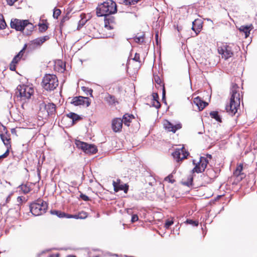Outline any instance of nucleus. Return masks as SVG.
<instances>
[{
  "label": "nucleus",
  "instance_id": "53",
  "mask_svg": "<svg viewBox=\"0 0 257 257\" xmlns=\"http://www.w3.org/2000/svg\"><path fill=\"white\" fill-rule=\"evenodd\" d=\"M120 184H118V185H117V188H116V190H114V191H115V192H118V187H119V186H120Z\"/></svg>",
  "mask_w": 257,
  "mask_h": 257
},
{
  "label": "nucleus",
  "instance_id": "57",
  "mask_svg": "<svg viewBox=\"0 0 257 257\" xmlns=\"http://www.w3.org/2000/svg\"><path fill=\"white\" fill-rule=\"evenodd\" d=\"M208 157H209L210 158H211V156L210 155H208Z\"/></svg>",
  "mask_w": 257,
  "mask_h": 257
},
{
  "label": "nucleus",
  "instance_id": "20",
  "mask_svg": "<svg viewBox=\"0 0 257 257\" xmlns=\"http://www.w3.org/2000/svg\"><path fill=\"white\" fill-rule=\"evenodd\" d=\"M133 118H134V117L133 115L126 113L123 116V118L121 119L122 120V122L124 125L129 126L131 120Z\"/></svg>",
  "mask_w": 257,
  "mask_h": 257
},
{
  "label": "nucleus",
  "instance_id": "48",
  "mask_svg": "<svg viewBox=\"0 0 257 257\" xmlns=\"http://www.w3.org/2000/svg\"><path fill=\"white\" fill-rule=\"evenodd\" d=\"M153 99H157V100H158L159 96H158L157 93H153Z\"/></svg>",
  "mask_w": 257,
  "mask_h": 257
},
{
  "label": "nucleus",
  "instance_id": "4",
  "mask_svg": "<svg viewBox=\"0 0 257 257\" xmlns=\"http://www.w3.org/2000/svg\"><path fill=\"white\" fill-rule=\"evenodd\" d=\"M58 80L55 75L47 74L44 76L42 86L47 91H52L58 86Z\"/></svg>",
  "mask_w": 257,
  "mask_h": 257
},
{
  "label": "nucleus",
  "instance_id": "40",
  "mask_svg": "<svg viewBox=\"0 0 257 257\" xmlns=\"http://www.w3.org/2000/svg\"><path fill=\"white\" fill-rule=\"evenodd\" d=\"M173 224V221L172 220H167L166 221L165 227L166 228H169V227Z\"/></svg>",
  "mask_w": 257,
  "mask_h": 257
},
{
  "label": "nucleus",
  "instance_id": "60",
  "mask_svg": "<svg viewBox=\"0 0 257 257\" xmlns=\"http://www.w3.org/2000/svg\"><path fill=\"white\" fill-rule=\"evenodd\" d=\"M95 257H98V256H95Z\"/></svg>",
  "mask_w": 257,
  "mask_h": 257
},
{
  "label": "nucleus",
  "instance_id": "8",
  "mask_svg": "<svg viewBox=\"0 0 257 257\" xmlns=\"http://www.w3.org/2000/svg\"><path fill=\"white\" fill-rule=\"evenodd\" d=\"M49 37L45 36L39 38H37L31 41L29 44V49L30 50H34L40 48L42 44L49 40Z\"/></svg>",
  "mask_w": 257,
  "mask_h": 257
},
{
  "label": "nucleus",
  "instance_id": "46",
  "mask_svg": "<svg viewBox=\"0 0 257 257\" xmlns=\"http://www.w3.org/2000/svg\"><path fill=\"white\" fill-rule=\"evenodd\" d=\"M18 0H7V3L10 6H12Z\"/></svg>",
  "mask_w": 257,
  "mask_h": 257
},
{
  "label": "nucleus",
  "instance_id": "43",
  "mask_svg": "<svg viewBox=\"0 0 257 257\" xmlns=\"http://www.w3.org/2000/svg\"><path fill=\"white\" fill-rule=\"evenodd\" d=\"M80 198L83 200L84 201H88L89 200V197L85 195V194H81L80 196Z\"/></svg>",
  "mask_w": 257,
  "mask_h": 257
},
{
  "label": "nucleus",
  "instance_id": "2",
  "mask_svg": "<svg viewBox=\"0 0 257 257\" xmlns=\"http://www.w3.org/2000/svg\"><path fill=\"white\" fill-rule=\"evenodd\" d=\"M116 11L115 3L112 0H107L97 7L96 14L98 17L107 16L114 14Z\"/></svg>",
  "mask_w": 257,
  "mask_h": 257
},
{
  "label": "nucleus",
  "instance_id": "34",
  "mask_svg": "<svg viewBox=\"0 0 257 257\" xmlns=\"http://www.w3.org/2000/svg\"><path fill=\"white\" fill-rule=\"evenodd\" d=\"M6 26L7 25L3 19V17L2 15H0V29H4L5 28Z\"/></svg>",
  "mask_w": 257,
  "mask_h": 257
},
{
  "label": "nucleus",
  "instance_id": "59",
  "mask_svg": "<svg viewBox=\"0 0 257 257\" xmlns=\"http://www.w3.org/2000/svg\"><path fill=\"white\" fill-rule=\"evenodd\" d=\"M68 257H75V256H71V255H70V256H68Z\"/></svg>",
  "mask_w": 257,
  "mask_h": 257
},
{
  "label": "nucleus",
  "instance_id": "35",
  "mask_svg": "<svg viewBox=\"0 0 257 257\" xmlns=\"http://www.w3.org/2000/svg\"><path fill=\"white\" fill-rule=\"evenodd\" d=\"M86 22L87 20L86 19L81 18V19L79 21L77 29L79 30L82 28L85 25Z\"/></svg>",
  "mask_w": 257,
  "mask_h": 257
},
{
  "label": "nucleus",
  "instance_id": "3",
  "mask_svg": "<svg viewBox=\"0 0 257 257\" xmlns=\"http://www.w3.org/2000/svg\"><path fill=\"white\" fill-rule=\"evenodd\" d=\"M34 92V88L29 85H18L16 90V96L21 101L26 102L31 98Z\"/></svg>",
  "mask_w": 257,
  "mask_h": 257
},
{
  "label": "nucleus",
  "instance_id": "19",
  "mask_svg": "<svg viewBox=\"0 0 257 257\" xmlns=\"http://www.w3.org/2000/svg\"><path fill=\"white\" fill-rule=\"evenodd\" d=\"M252 29V26H241L239 28V30L240 32H243L245 35V37L247 38L248 37L250 31Z\"/></svg>",
  "mask_w": 257,
  "mask_h": 257
},
{
  "label": "nucleus",
  "instance_id": "29",
  "mask_svg": "<svg viewBox=\"0 0 257 257\" xmlns=\"http://www.w3.org/2000/svg\"><path fill=\"white\" fill-rule=\"evenodd\" d=\"M193 180V176L192 175H190L188 177L187 181L186 182H184L183 184L187 186H190L192 185Z\"/></svg>",
  "mask_w": 257,
  "mask_h": 257
},
{
  "label": "nucleus",
  "instance_id": "13",
  "mask_svg": "<svg viewBox=\"0 0 257 257\" xmlns=\"http://www.w3.org/2000/svg\"><path fill=\"white\" fill-rule=\"evenodd\" d=\"M164 127L168 132H172L174 133L178 130L181 128L182 126L180 123L173 124L168 120H165L163 123Z\"/></svg>",
  "mask_w": 257,
  "mask_h": 257
},
{
  "label": "nucleus",
  "instance_id": "44",
  "mask_svg": "<svg viewBox=\"0 0 257 257\" xmlns=\"http://www.w3.org/2000/svg\"><path fill=\"white\" fill-rule=\"evenodd\" d=\"M139 219V217L137 215L134 214L132 216L131 221L132 222H135Z\"/></svg>",
  "mask_w": 257,
  "mask_h": 257
},
{
  "label": "nucleus",
  "instance_id": "1",
  "mask_svg": "<svg viewBox=\"0 0 257 257\" xmlns=\"http://www.w3.org/2000/svg\"><path fill=\"white\" fill-rule=\"evenodd\" d=\"M239 87L234 85L231 90V97L229 104L226 106V112L231 116L234 115L237 111L240 104V96Z\"/></svg>",
  "mask_w": 257,
  "mask_h": 257
},
{
  "label": "nucleus",
  "instance_id": "12",
  "mask_svg": "<svg viewBox=\"0 0 257 257\" xmlns=\"http://www.w3.org/2000/svg\"><path fill=\"white\" fill-rule=\"evenodd\" d=\"M27 23V20H21L15 19L11 23V26L12 28L15 29L17 31H25V25Z\"/></svg>",
  "mask_w": 257,
  "mask_h": 257
},
{
  "label": "nucleus",
  "instance_id": "52",
  "mask_svg": "<svg viewBox=\"0 0 257 257\" xmlns=\"http://www.w3.org/2000/svg\"><path fill=\"white\" fill-rule=\"evenodd\" d=\"M88 91H89V93L90 95L92 96V91H93L92 90L90 89L88 90Z\"/></svg>",
  "mask_w": 257,
  "mask_h": 257
},
{
  "label": "nucleus",
  "instance_id": "22",
  "mask_svg": "<svg viewBox=\"0 0 257 257\" xmlns=\"http://www.w3.org/2000/svg\"><path fill=\"white\" fill-rule=\"evenodd\" d=\"M20 60L21 59L18 58V56H15L10 64V69L12 71H15L16 65Z\"/></svg>",
  "mask_w": 257,
  "mask_h": 257
},
{
  "label": "nucleus",
  "instance_id": "27",
  "mask_svg": "<svg viewBox=\"0 0 257 257\" xmlns=\"http://www.w3.org/2000/svg\"><path fill=\"white\" fill-rule=\"evenodd\" d=\"M210 115L212 118L215 119L217 121H221V117L218 115V113L217 111H211L210 113Z\"/></svg>",
  "mask_w": 257,
  "mask_h": 257
},
{
  "label": "nucleus",
  "instance_id": "16",
  "mask_svg": "<svg viewBox=\"0 0 257 257\" xmlns=\"http://www.w3.org/2000/svg\"><path fill=\"white\" fill-rule=\"evenodd\" d=\"M243 165L239 164L236 167L235 170L233 172L234 175L238 178V179L241 180L245 176V175L241 173Z\"/></svg>",
  "mask_w": 257,
  "mask_h": 257
},
{
  "label": "nucleus",
  "instance_id": "5",
  "mask_svg": "<svg viewBox=\"0 0 257 257\" xmlns=\"http://www.w3.org/2000/svg\"><path fill=\"white\" fill-rule=\"evenodd\" d=\"M31 213L35 216L41 215L46 212L48 205L47 203L42 200H38L30 205Z\"/></svg>",
  "mask_w": 257,
  "mask_h": 257
},
{
  "label": "nucleus",
  "instance_id": "45",
  "mask_svg": "<svg viewBox=\"0 0 257 257\" xmlns=\"http://www.w3.org/2000/svg\"><path fill=\"white\" fill-rule=\"evenodd\" d=\"M140 54L138 53H136L135 57L134 58V60L137 62H140Z\"/></svg>",
  "mask_w": 257,
  "mask_h": 257
},
{
  "label": "nucleus",
  "instance_id": "17",
  "mask_svg": "<svg viewBox=\"0 0 257 257\" xmlns=\"http://www.w3.org/2000/svg\"><path fill=\"white\" fill-rule=\"evenodd\" d=\"M192 30H193L197 35L200 32L202 28V25L200 21L195 20L194 21L192 22Z\"/></svg>",
  "mask_w": 257,
  "mask_h": 257
},
{
  "label": "nucleus",
  "instance_id": "9",
  "mask_svg": "<svg viewBox=\"0 0 257 257\" xmlns=\"http://www.w3.org/2000/svg\"><path fill=\"white\" fill-rule=\"evenodd\" d=\"M218 52L219 54L222 55V57L225 59H227L231 57L233 55L231 47L226 44H223L218 47Z\"/></svg>",
  "mask_w": 257,
  "mask_h": 257
},
{
  "label": "nucleus",
  "instance_id": "30",
  "mask_svg": "<svg viewBox=\"0 0 257 257\" xmlns=\"http://www.w3.org/2000/svg\"><path fill=\"white\" fill-rule=\"evenodd\" d=\"M27 44H25L23 49L19 52V53L16 55L15 56H18V58H19L20 59H21V58H22V57L24 55V52H25V50L27 48Z\"/></svg>",
  "mask_w": 257,
  "mask_h": 257
},
{
  "label": "nucleus",
  "instance_id": "15",
  "mask_svg": "<svg viewBox=\"0 0 257 257\" xmlns=\"http://www.w3.org/2000/svg\"><path fill=\"white\" fill-rule=\"evenodd\" d=\"M193 103L196 105L199 110H203L208 103L202 100L199 97L194 98Z\"/></svg>",
  "mask_w": 257,
  "mask_h": 257
},
{
  "label": "nucleus",
  "instance_id": "58",
  "mask_svg": "<svg viewBox=\"0 0 257 257\" xmlns=\"http://www.w3.org/2000/svg\"><path fill=\"white\" fill-rule=\"evenodd\" d=\"M207 21H211V22H212V21H211L210 19H207Z\"/></svg>",
  "mask_w": 257,
  "mask_h": 257
},
{
  "label": "nucleus",
  "instance_id": "23",
  "mask_svg": "<svg viewBox=\"0 0 257 257\" xmlns=\"http://www.w3.org/2000/svg\"><path fill=\"white\" fill-rule=\"evenodd\" d=\"M51 213L52 214L56 215L57 216H58L60 218H63V217H66L67 218H70L72 217L71 215H67L63 212H61L60 211H58L57 210L51 211Z\"/></svg>",
  "mask_w": 257,
  "mask_h": 257
},
{
  "label": "nucleus",
  "instance_id": "24",
  "mask_svg": "<svg viewBox=\"0 0 257 257\" xmlns=\"http://www.w3.org/2000/svg\"><path fill=\"white\" fill-rule=\"evenodd\" d=\"M1 138L4 144L7 146H8L10 145V138L7 136V134H1L0 135Z\"/></svg>",
  "mask_w": 257,
  "mask_h": 257
},
{
  "label": "nucleus",
  "instance_id": "6",
  "mask_svg": "<svg viewBox=\"0 0 257 257\" xmlns=\"http://www.w3.org/2000/svg\"><path fill=\"white\" fill-rule=\"evenodd\" d=\"M75 145L77 148L81 149L85 153L87 154H95L97 151L95 145L88 144L80 141H76Z\"/></svg>",
  "mask_w": 257,
  "mask_h": 257
},
{
  "label": "nucleus",
  "instance_id": "26",
  "mask_svg": "<svg viewBox=\"0 0 257 257\" xmlns=\"http://www.w3.org/2000/svg\"><path fill=\"white\" fill-rule=\"evenodd\" d=\"M140 0H119V3L125 5H134L138 3Z\"/></svg>",
  "mask_w": 257,
  "mask_h": 257
},
{
  "label": "nucleus",
  "instance_id": "50",
  "mask_svg": "<svg viewBox=\"0 0 257 257\" xmlns=\"http://www.w3.org/2000/svg\"><path fill=\"white\" fill-rule=\"evenodd\" d=\"M155 81H156V82L157 83H158V84H160V82H161V80H160V79L158 77L157 78H155Z\"/></svg>",
  "mask_w": 257,
  "mask_h": 257
},
{
  "label": "nucleus",
  "instance_id": "41",
  "mask_svg": "<svg viewBox=\"0 0 257 257\" xmlns=\"http://www.w3.org/2000/svg\"><path fill=\"white\" fill-rule=\"evenodd\" d=\"M120 184V180L119 179H117L116 181H113L112 184L114 187V190H116V188L117 187V185Z\"/></svg>",
  "mask_w": 257,
  "mask_h": 257
},
{
  "label": "nucleus",
  "instance_id": "38",
  "mask_svg": "<svg viewBox=\"0 0 257 257\" xmlns=\"http://www.w3.org/2000/svg\"><path fill=\"white\" fill-rule=\"evenodd\" d=\"M39 26L41 32H44L48 29V26L45 24H40Z\"/></svg>",
  "mask_w": 257,
  "mask_h": 257
},
{
  "label": "nucleus",
  "instance_id": "18",
  "mask_svg": "<svg viewBox=\"0 0 257 257\" xmlns=\"http://www.w3.org/2000/svg\"><path fill=\"white\" fill-rule=\"evenodd\" d=\"M45 107L48 115H52L56 111V106L54 103H49L45 105Z\"/></svg>",
  "mask_w": 257,
  "mask_h": 257
},
{
  "label": "nucleus",
  "instance_id": "33",
  "mask_svg": "<svg viewBox=\"0 0 257 257\" xmlns=\"http://www.w3.org/2000/svg\"><path fill=\"white\" fill-rule=\"evenodd\" d=\"M87 216V213L85 212H80L77 215L75 216V218L84 219Z\"/></svg>",
  "mask_w": 257,
  "mask_h": 257
},
{
  "label": "nucleus",
  "instance_id": "49",
  "mask_svg": "<svg viewBox=\"0 0 257 257\" xmlns=\"http://www.w3.org/2000/svg\"><path fill=\"white\" fill-rule=\"evenodd\" d=\"M165 88L164 87L163 89V100L165 99Z\"/></svg>",
  "mask_w": 257,
  "mask_h": 257
},
{
  "label": "nucleus",
  "instance_id": "55",
  "mask_svg": "<svg viewBox=\"0 0 257 257\" xmlns=\"http://www.w3.org/2000/svg\"><path fill=\"white\" fill-rule=\"evenodd\" d=\"M2 126H3V127L4 131H5L6 130V127H5V126H3V125Z\"/></svg>",
  "mask_w": 257,
  "mask_h": 257
},
{
  "label": "nucleus",
  "instance_id": "28",
  "mask_svg": "<svg viewBox=\"0 0 257 257\" xmlns=\"http://www.w3.org/2000/svg\"><path fill=\"white\" fill-rule=\"evenodd\" d=\"M105 99L106 101L110 105L114 104L116 102L115 97L112 95L108 94Z\"/></svg>",
  "mask_w": 257,
  "mask_h": 257
},
{
  "label": "nucleus",
  "instance_id": "54",
  "mask_svg": "<svg viewBox=\"0 0 257 257\" xmlns=\"http://www.w3.org/2000/svg\"><path fill=\"white\" fill-rule=\"evenodd\" d=\"M65 20V18H63L62 21H61V23H63V22H64Z\"/></svg>",
  "mask_w": 257,
  "mask_h": 257
},
{
  "label": "nucleus",
  "instance_id": "25",
  "mask_svg": "<svg viewBox=\"0 0 257 257\" xmlns=\"http://www.w3.org/2000/svg\"><path fill=\"white\" fill-rule=\"evenodd\" d=\"M67 116L72 119L73 122L80 119V116L77 114L73 112H70L67 114Z\"/></svg>",
  "mask_w": 257,
  "mask_h": 257
},
{
  "label": "nucleus",
  "instance_id": "7",
  "mask_svg": "<svg viewBox=\"0 0 257 257\" xmlns=\"http://www.w3.org/2000/svg\"><path fill=\"white\" fill-rule=\"evenodd\" d=\"M195 160L193 161V163L195 165V167L192 170V173H199L203 172L207 167L208 161L207 159L204 157L200 158L199 162L195 163Z\"/></svg>",
  "mask_w": 257,
  "mask_h": 257
},
{
  "label": "nucleus",
  "instance_id": "14",
  "mask_svg": "<svg viewBox=\"0 0 257 257\" xmlns=\"http://www.w3.org/2000/svg\"><path fill=\"white\" fill-rule=\"evenodd\" d=\"M122 120L120 118H115L112 121V128L114 132L121 131L122 126Z\"/></svg>",
  "mask_w": 257,
  "mask_h": 257
},
{
  "label": "nucleus",
  "instance_id": "31",
  "mask_svg": "<svg viewBox=\"0 0 257 257\" xmlns=\"http://www.w3.org/2000/svg\"><path fill=\"white\" fill-rule=\"evenodd\" d=\"M118 191L123 190L124 193H126L128 189V186L126 184H120L118 187Z\"/></svg>",
  "mask_w": 257,
  "mask_h": 257
},
{
  "label": "nucleus",
  "instance_id": "47",
  "mask_svg": "<svg viewBox=\"0 0 257 257\" xmlns=\"http://www.w3.org/2000/svg\"><path fill=\"white\" fill-rule=\"evenodd\" d=\"M9 154V151L8 150L5 153H4L3 155L0 156V159L1 158H6Z\"/></svg>",
  "mask_w": 257,
  "mask_h": 257
},
{
  "label": "nucleus",
  "instance_id": "39",
  "mask_svg": "<svg viewBox=\"0 0 257 257\" xmlns=\"http://www.w3.org/2000/svg\"><path fill=\"white\" fill-rule=\"evenodd\" d=\"M173 178V176L172 174H170L165 178V180L166 181H168L170 183H173L175 182V180Z\"/></svg>",
  "mask_w": 257,
  "mask_h": 257
},
{
  "label": "nucleus",
  "instance_id": "37",
  "mask_svg": "<svg viewBox=\"0 0 257 257\" xmlns=\"http://www.w3.org/2000/svg\"><path fill=\"white\" fill-rule=\"evenodd\" d=\"M61 14V11L59 9H55L53 12V17L54 18L57 19Z\"/></svg>",
  "mask_w": 257,
  "mask_h": 257
},
{
  "label": "nucleus",
  "instance_id": "11",
  "mask_svg": "<svg viewBox=\"0 0 257 257\" xmlns=\"http://www.w3.org/2000/svg\"><path fill=\"white\" fill-rule=\"evenodd\" d=\"M71 103L75 106L83 105L86 107L89 106L90 104L89 98L83 96L74 97Z\"/></svg>",
  "mask_w": 257,
  "mask_h": 257
},
{
  "label": "nucleus",
  "instance_id": "56",
  "mask_svg": "<svg viewBox=\"0 0 257 257\" xmlns=\"http://www.w3.org/2000/svg\"><path fill=\"white\" fill-rule=\"evenodd\" d=\"M10 198V196H9L7 199V201H8V200H9V199Z\"/></svg>",
  "mask_w": 257,
  "mask_h": 257
},
{
  "label": "nucleus",
  "instance_id": "32",
  "mask_svg": "<svg viewBox=\"0 0 257 257\" xmlns=\"http://www.w3.org/2000/svg\"><path fill=\"white\" fill-rule=\"evenodd\" d=\"M134 40L136 43H142L144 41V35H141L139 36H136L134 38Z\"/></svg>",
  "mask_w": 257,
  "mask_h": 257
},
{
  "label": "nucleus",
  "instance_id": "10",
  "mask_svg": "<svg viewBox=\"0 0 257 257\" xmlns=\"http://www.w3.org/2000/svg\"><path fill=\"white\" fill-rule=\"evenodd\" d=\"M188 154L189 153L184 150V147H182L180 149H176L174 152L172 153V156L176 161L179 162L186 158Z\"/></svg>",
  "mask_w": 257,
  "mask_h": 257
},
{
  "label": "nucleus",
  "instance_id": "51",
  "mask_svg": "<svg viewBox=\"0 0 257 257\" xmlns=\"http://www.w3.org/2000/svg\"><path fill=\"white\" fill-rule=\"evenodd\" d=\"M49 257H59L58 254H53L50 255Z\"/></svg>",
  "mask_w": 257,
  "mask_h": 257
},
{
  "label": "nucleus",
  "instance_id": "42",
  "mask_svg": "<svg viewBox=\"0 0 257 257\" xmlns=\"http://www.w3.org/2000/svg\"><path fill=\"white\" fill-rule=\"evenodd\" d=\"M187 222L189 224H192L193 225L195 226H197L198 225V222H196V221H193V220H190V219L187 220Z\"/></svg>",
  "mask_w": 257,
  "mask_h": 257
},
{
  "label": "nucleus",
  "instance_id": "36",
  "mask_svg": "<svg viewBox=\"0 0 257 257\" xmlns=\"http://www.w3.org/2000/svg\"><path fill=\"white\" fill-rule=\"evenodd\" d=\"M152 105L156 108H159L161 106L160 102L157 99H153Z\"/></svg>",
  "mask_w": 257,
  "mask_h": 257
},
{
  "label": "nucleus",
  "instance_id": "21",
  "mask_svg": "<svg viewBox=\"0 0 257 257\" xmlns=\"http://www.w3.org/2000/svg\"><path fill=\"white\" fill-rule=\"evenodd\" d=\"M33 29L34 26L33 24L29 23L28 20H27V24L26 23L25 25V31H23V33L27 35H29L33 31Z\"/></svg>",
  "mask_w": 257,
  "mask_h": 257
}]
</instances>
